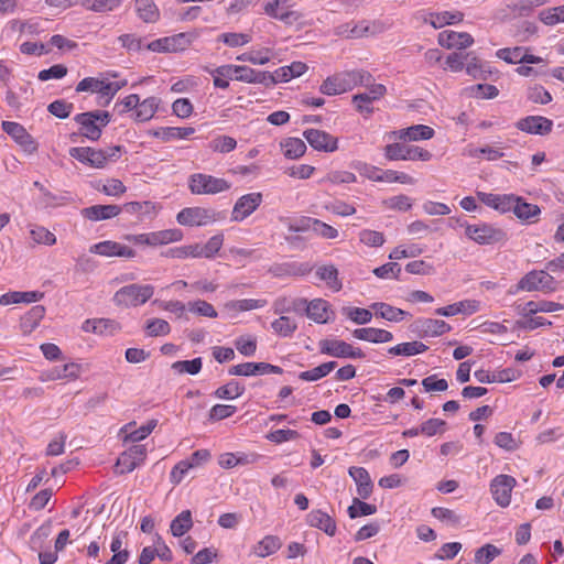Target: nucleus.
Instances as JSON below:
<instances>
[{"mask_svg":"<svg viewBox=\"0 0 564 564\" xmlns=\"http://www.w3.org/2000/svg\"><path fill=\"white\" fill-rule=\"evenodd\" d=\"M230 188V182L210 174L194 173L188 177V189L194 195H215Z\"/></svg>","mask_w":564,"mask_h":564,"instance_id":"obj_8","label":"nucleus"},{"mask_svg":"<svg viewBox=\"0 0 564 564\" xmlns=\"http://www.w3.org/2000/svg\"><path fill=\"white\" fill-rule=\"evenodd\" d=\"M271 328L280 337H291L297 329V324L293 318L282 315L271 323Z\"/></svg>","mask_w":564,"mask_h":564,"instance_id":"obj_52","label":"nucleus"},{"mask_svg":"<svg viewBox=\"0 0 564 564\" xmlns=\"http://www.w3.org/2000/svg\"><path fill=\"white\" fill-rule=\"evenodd\" d=\"M301 306H305L308 318L315 323L325 324L329 321L332 310L327 301L315 299L311 302L306 301V304H301Z\"/></svg>","mask_w":564,"mask_h":564,"instance_id":"obj_34","label":"nucleus"},{"mask_svg":"<svg viewBox=\"0 0 564 564\" xmlns=\"http://www.w3.org/2000/svg\"><path fill=\"white\" fill-rule=\"evenodd\" d=\"M352 336L356 339L372 343V344H383L389 343L393 339V334L383 328L376 327H362L356 328L352 332Z\"/></svg>","mask_w":564,"mask_h":564,"instance_id":"obj_35","label":"nucleus"},{"mask_svg":"<svg viewBox=\"0 0 564 564\" xmlns=\"http://www.w3.org/2000/svg\"><path fill=\"white\" fill-rule=\"evenodd\" d=\"M45 316L43 305L32 306L20 319V329L24 335L31 334Z\"/></svg>","mask_w":564,"mask_h":564,"instance_id":"obj_40","label":"nucleus"},{"mask_svg":"<svg viewBox=\"0 0 564 564\" xmlns=\"http://www.w3.org/2000/svg\"><path fill=\"white\" fill-rule=\"evenodd\" d=\"M1 128L20 145L23 152L34 154L37 151V142L21 123L14 121H2Z\"/></svg>","mask_w":564,"mask_h":564,"instance_id":"obj_15","label":"nucleus"},{"mask_svg":"<svg viewBox=\"0 0 564 564\" xmlns=\"http://www.w3.org/2000/svg\"><path fill=\"white\" fill-rule=\"evenodd\" d=\"M432 516L446 525L457 527L460 524V516L454 510L443 507H434L431 510Z\"/></svg>","mask_w":564,"mask_h":564,"instance_id":"obj_56","label":"nucleus"},{"mask_svg":"<svg viewBox=\"0 0 564 564\" xmlns=\"http://www.w3.org/2000/svg\"><path fill=\"white\" fill-rule=\"evenodd\" d=\"M198 30L181 32L154 40L148 44V50L156 53H180L187 50L198 37Z\"/></svg>","mask_w":564,"mask_h":564,"instance_id":"obj_6","label":"nucleus"},{"mask_svg":"<svg viewBox=\"0 0 564 564\" xmlns=\"http://www.w3.org/2000/svg\"><path fill=\"white\" fill-rule=\"evenodd\" d=\"M216 41L230 48H237L249 44L252 35L243 32H224L217 36Z\"/></svg>","mask_w":564,"mask_h":564,"instance_id":"obj_48","label":"nucleus"},{"mask_svg":"<svg viewBox=\"0 0 564 564\" xmlns=\"http://www.w3.org/2000/svg\"><path fill=\"white\" fill-rule=\"evenodd\" d=\"M336 365L337 364L335 361L324 362L311 370L300 372L299 378L303 381H317L330 373L335 369Z\"/></svg>","mask_w":564,"mask_h":564,"instance_id":"obj_53","label":"nucleus"},{"mask_svg":"<svg viewBox=\"0 0 564 564\" xmlns=\"http://www.w3.org/2000/svg\"><path fill=\"white\" fill-rule=\"evenodd\" d=\"M452 327L443 319L426 318L422 322V330L426 336H441L451 332Z\"/></svg>","mask_w":564,"mask_h":564,"instance_id":"obj_54","label":"nucleus"},{"mask_svg":"<svg viewBox=\"0 0 564 564\" xmlns=\"http://www.w3.org/2000/svg\"><path fill=\"white\" fill-rule=\"evenodd\" d=\"M234 80L268 86L269 72L257 70L245 65L228 64Z\"/></svg>","mask_w":564,"mask_h":564,"instance_id":"obj_22","label":"nucleus"},{"mask_svg":"<svg viewBox=\"0 0 564 564\" xmlns=\"http://www.w3.org/2000/svg\"><path fill=\"white\" fill-rule=\"evenodd\" d=\"M154 294L151 284L132 283L120 288L112 297L116 306L121 308L138 307L145 304Z\"/></svg>","mask_w":564,"mask_h":564,"instance_id":"obj_4","label":"nucleus"},{"mask_svg":"<svg viewBox=\"0 0 564 564\" xmlns=\"http://www.w3.org/2000/svg\"><path fill=\"white\" fill-rule=\"evenodd\" d=\"M257 338L251 335L240 336L235 340V347L245 357H252L257 351Z\"/></svg>","mask_w":564,"mask_h":564,"instance_id":"obj_62","label":"nucleus"},{"mask_svg":"<svg viewBox=\"0 0 564 564\" xmlns=\"http://www.w3.org/2000/svg\"><path fill=\"white\" fill-rule=\"evenodd\" d=\"M124 239L135 246L155 248L181 241L183 239V232L177 228H171L135 235L130 234L126 235Z\"/></svg>","mask_w":564,"mask_h":564,"instance_id":"obj_7","label":"nucleus"},{"mask_svg":"<svg viewBox=\"0 0 564 564\" xmlns=\"http://www.w3.org/2000/svg\"><path fill=\"white\" fill-rule=\"evenodd\" d=\"M438 44L447 50H463L473 45L474 37L467 32L445 30L438 33Z\"/></svg>","mask_w":564,"mask_h":564,"instance_id":"obj_24","label":"nucleus"},{"mask_svg":"<svg viewBox=\"0 0 564 564\" xmlns=\"http://www.w3.org/2000/svg\"><path fill=\"white\" fill-rule=\"evenodd\" d=\"M135 11L140 19L147 23L156 22L160 10L153 0H134Z\"/></svg>","mask_w":564,"mask_h":564,"instance_id":"obj_47","label":"nucleus"},{"mask_svg":"<svg viewBox=\"0 0 564 564\" xmlns=\"http://www.w3.org/2000/svg\"><path fill=\"white\" fill-rule=\"evenodd\" d=\"M370 308L375 312L377 317L386 319L388 322H401L405 318L408 313L401 308L394 307L388 303L376 302L370 305Z\"/></svg>","mask_w":564,"mask_h":564,"instance_id":"obj_41","label":"nucleus"},{"mask_svg":"<svg viewBox=\"0 0 564 564\" xmlns=\"http://www.w3.org/2000/svg\"><path fill=\"white\" fill-rule=\"evenodd\" d=\"M31 238L35 243L53 246L56 243L55 235L43 226H34L30 229Z\"/></svg>","mask_w":564,"mask_h":564,"instance_id":"obj_63","label":"nucleus"},{"mask_svg":"<svg viewBox=\"0 0 564 564\" xmlns=\"http://www.w3.org/2000/svg\"><path fill=\"white\" fill-rule=\"evenodd\" d=\"M539 17L546 25H555L564 22V6L542 10Z\"/></svg>","mask_w":564,"mask_h":564,"instance_id":"obj_64","label":"nucleus"},{"mask_svg":"<svg viewBox=\"0 0 564 564\" xmlns=\"http://www.w3.org/2000/svg\"><path fill=\"white\" fill-rule=\"evenodd\" d=\"M193 527L192 513L189 510H184L177 514L171 522L170 531L174 536H183Z\"/></svg>","mask_w":564,"mask_h":564,"instance_id":"obj_49","label":"nucleus"},{"mask_svg":"<svg viewBox=\"0 0 564 564\" xmlns=\"http://www.w3.org/2000/svg\"><path fill=\"white\" fill-rule=\"evenodd\" d=\"M209 149L217 153H229L237 148V141L229 135H218L209 142Z\"/></svg>","mask_w":564,"mask_h":564,"instance_id":"obj_58","label":"nucleus"},{"mask_svg":"<svg viewBox=\"0 0 564 564\" xmlns=\"http://www.w3.org/2000/svg\"><path fill=\"white\" fill-rule=\"evenodd\" d=\"M195 133L193 127H161L153 132V135L162 142L185 140Z\"/></svg>","mask_w":564,"mask_h":564,"instance_id":"obj_38","label":"nucleus"},{"mask_svg":"<svg viewBox=\"0 0 564 564\" xmlns=\"http://www.w3.org/2000/svg\"><path fill=\"white\" fill-rule=\"evenodd\" d=\"M158 425V420L152 419L145 424L137 427L135 422H130L121 429V433L124 434V441L137 443L147 438Z\"/></svg>","mask_w":564,"mask_h":564,"instance_id":"obj_32","label":"nucleus"},{"mask_svg":"<svg viewBox=\"0 0 564 564\" xmlns=\"http://www.w3.org/2000/svg\"><path fill=\"white\" fill-rule=\"evenodd\" d=\"M161 98L156 96H149L141 100L139 98L135 113H131L130 118L137 123L150 121L159 111Z\"/></svg>","mask_w":564,"mask_h":564,"instance_id":"obj_27","label":"nucleus"},{"mask_svg":"<svg viewBox=\"0 0 564 564\" xmlns=\"http://www.w3.org/2000/svg\"><path fill=\"white\" fill-rule=\"evenodd\" d=\"M516 128L529 134L546 135L553 129V121L543 116H527L516 122Z\"/></svg>","mask_w":564,"mask_h":564,"instance_id":"obj_21","label":"nucleus"},{"mask_svg":"<svg viewBox=\"0 0 564 564\" xmlns=\"http://www.w3.org/2000/svg\"><path fill=\"white\" fill-rule=\"evenodd\" d=\"M316 276L326 283L334 292H338L343 288V283L338 278V270L333 264L321 265L316 269Z\"/></svg>","mask_w":564,"mask_h":564,"instance_id":"obj_45","label":"nucleus"},{"mask_svg":"<svg viewBox=\"0 0 564 564\" xmlns=\"http://www.w3.org/2000/svg\"><path fill=\"white\" fill-rule=\"evenodd\" d=\"M464 19V14L460 11H443L432 12L425 20L435 29H441L445 25L460 23Z\"/></svg>","mask_w":564,"mask_h":564,"instance_id":"obj_42","label":"nucleus"},{"mask_svg":"<svg viewBox=\"0 0 564 564\" xmlns=\"http://www.w3.org/2000/svg\"><path fill=\"white\" fill-rule=\"evenodd\" d=\"M517 486V479L510 475H497L490 481V492L495 502L501 507L507 508L511 503L512 490Z\"/></svg>","mask_w":564,"mask_h":564,"instance_id":"obj_13","label":"nucleus"},{"mask_svg":"<svg viewBox=\"0 0 564 564\" xmlns=\"http://www.w3.org/2000/svg\"><path fill=\"white\" fill-rule=\"evenodd\" d=\"M267 305L263 299H242L232 300L224 304V310L230 317H236L239 313L262 308Z\"/></svg>","mask_w":564,"mask_h":564,"instance_id":"obj_37","label":"nucleus"},{"mask_svg":"<svg viewBox=\"0 0 564 564\" xmlns=\"http://www.w3.org/2000/svg\"><path fill=\"white\" fill-rule=\"evenodd\" d=\"M122 152V147L113 145L107 149H94L90 147L70 148L69 155L78 162L94 169H102L108 162L117 161Z\"/></svg>","mask_w":564,"mask_h":564,"instance_id":"obj_3","label":"nucleus"},{"mask_svg":"<svg viewBox=\"0 0 564 564\" xmlns=\"http://www.w3.org/2000/svg\"><path fill=\"white\" fill-rule=\"evenodd\" d=\"M263 196L260 192H253L239 197L231 212L232 221H242L249 217L262 203Z\"/></svg>","mask_w":564,"mask_h":564,"instance_id":"obj_17","label":"nucleus"},{"mask_svg":"<svg viewBox=\"0 0 564 564\" xmlns=\"http://www.w3.org/2000/svg\"><path fill=\"white\" fill-rule=\"evenodd\" d=\"M303 135L308 144L316 151L333 153L339 148L338 138L324 130L307 129L304 131Z\"/></svg>","mask_w":564,"mask_h":564,"instance_id":"obj_16","label":"nucleus"},{"mask_svg":"<svg viewBox=\"0 0 564 564\" xmlns=\"http://www.w3.org/2000/svg\"><path fill=\"white\" fill-rule=\"evenodd\" d=\"M245 392V387L238 381L231 380L228 383L217 388L214 392L218 399H237Z\"/></svg>","mask_w":564,"mask_h":564,"instance_id":"obj_55","label":"nucleus"},{"mask_svg":"<svg viewBox=\"0 0 564 564\" xmlns=\"http://www.w3.org/2000/svg\"><path fill=\"white\" fill-rule=\"evenodd\" d=\"M358 238L362 245L371 248L381 247L386 242V238L382 232L371 229H362L358 234Z\"/></svg>","mask_w":564,"mask_h":564,"instance_id":"obj_61","label":"nucleus"},{"mask_svg":"<svg viewBox=\"0 0 564 564\" xmlns=\"http://www.w3.org/2000/svg\"><path fill=\"white\" fill-rule=\"evenodd\" d=\"M272 50L263 47L257 51L245 52L236 57L239 62H248L252 65H265L271 61Z\"/></svg>","mask_w":564,"mask_h":564,"instance_id":"obj_51","label":"nucleus"},{"mask_svg":"<svg viewBox=\"0 0 564 564\" xmlns=\"http://www.w3.org/2000/svg\"><path fill=\"white\" fill-rule=\"evenodd\" d=\"M307 523L313 528L324 531L330 536L335 535L337 530L335 520L322 510H312L307 514Z\"/></svg>","mask_w":564,"mask_h":564,"instance_id":"obj_39","label":"nucleus"},{"mask_svg":"<svg viewBox=\"0 0 564 564\" xmlns=\"http://www.w3.org/2000/svg\"><path fill=\"white\" fill-rule=\"evenodd\" d=\"M89 251L102 257H118L133 259L137 251L129 246L112 240H105L90 246Z\"/></svg>","mask_w":564,"mask_h":564,"instance_id":"obj_19","label":"nucleus"},{"mask_svg":"<svg viewBox=\"0 0 564 564\" xmlns=\"http://www.w3.org/2000/svg\"><path fill=\"white\" fill-rule=\"evenodd\" d=\"M86 333H93L100 336H112L121 329L119 322L112 318H91L86 319L82 326Z\"/></svg>","mask_w":564,"mask_h":564,"instance_id":"obj_26","label":"nucleus"},{"mask_svg":"<svg viewBox=\"0 0 564 564\" xmlns=\"http://www.w3.org/2000/svg\"><path fill=\"white\" fill-rule=\"evenodd\" d=\"M318 347L321 354L335 358L362 359L366 356L359 347H355L341 339H321Z\"/></svg>","mask_w":564,"mask_h":564,"instance_id":"obj_12","label":"nucleus"},{"mask_svg":"<svg viewBox=\"0 0 564 564\" xmlns=\"http://www.w3.org/2000/svg\"><path fill=\"white\" fill-rule=\"evenodd\" d=\"M230 376L251 377L267 373H283V369L268 362H243L229 368Z\"/></svg>","mask_w":564,"mask_h":564,"instance_id":"obj_20","label":"nucleus"},{"mask_svg":"<svg viewBox=\"0 0 564 564\" xmlns=\"http://www.w3.org/2000/svg\"><path fill=\"white\" fill-rule=\"evenodd\" d=\"M120 213L121 207L118 205H94L80 210L82 216L90 221L111 219Z\"/></svg>","mask_w":564,"mask_h":564,"instance_id":"obj_31","label":"nucleus"},{"mask_svg":"<svg viewBox=\"0 0 564 564\" xmlns=\"http://www.w3.org/2000/svg\"><path fill=\"white\" fill-rule=\"evenodd\" d=\"M263 12L286 24H292L302 18L299 12L291 10L289 0H270L264 4Z\"/></svg>","mask_w":564,"mask_h":564,"instance_id":"obj_18","label":"nucleus"},{"mask_svg":"<svg viewBox=\"0 0 564 564\" xmlns=\"http://www.w3.org/2000/svg\"><path fill=\"white\" fill-rule=\"evenodd\" d=\"M501 550L496 545L487 543L475 551V562L477 564H490L497 556H499Z\"/></svg>","mask_w":564,"mask_h":564,"instance_id":"obj_57","label":"nucleus"},{"mask_svg":"<svg viewBox=\"0 0 564 564\" xmlns=\"http://www.w3.org/2000/svg\"><path fill=\"white\" fill-rule=\"evenodd\" d=\"M477 197L482 204L501 214L510 213L512 204L516 200L514 194L477 192Z\"/></svg>","mask_w":564,"mask_h":564,"instance_id":"obj_25","label":"nucleus"},{"mask_svg":"<svg viewBox=\"0 0 564 564\" xmlns=\"http://www.w3.org/2000/svg\"><path fill=\"white\" fill-rule=\"evenodd\" d=\"M204 70L213 77V84L215 88L227 89L230 85L229 80L234 79L228 64L218 66L216 68L204 67Z\"/></svg>","mask_w":564,"mask_h":564,"instance_id":"obj_50","label":"nucleus"},{"mask_svg":"<svg viewBox=\"0 0 564 564\" xmlns=\"http://www.w3.org/2000/svg\"><path fill=\"white\" fill-rule=\"evenodd\" d=\"M564 310V305L553 301H529L523 305L519 306V314L522 317H529V315H535L536 313L544 312L551 313Z\"/></svg>","mask_w":564,"mask_h":564,"instance_id":"obj_36","label":"nucleus"},{"mask_svg":"<svg viewBox=\"0 0 564 564\" xmlns=\"http://www.w3.org/2000/svg\"><path fill=\"white\" fill-rule=\"evenodd\" d=\"M176 220L182 226L200 227L216 221L215 213L204 207H186L178 212Z\"/></svg>","mask_w":564,"mask_h":564,"instance_id":"obj_14","label":"nucleus"},{"mask_svg":"<svg viewBox=\"0 0 564 564\" xmlns=\"http://www.w3.org/2000/svg\"><path fill=\"white\" fill-rule=\"evenodd\" d=\"M511 212L518 219L527 223H535L539 219L541 209L536 204L525 202L522 197L516 195Z\"/></svg>","mask_w":564,"mask_h":564,"instance_id":"obj_33","label":"nucleus"},{"mask_svg":"<svg viewBox=\"0 0 564 564\" xmlns=\"http://www.w3.org/2000/svg\"><path fill=\"white\" fill-rule=\"evenodd\" d=\"M384 155L390 161H431L433 154L431 151L417 147L405 145L401 143H391L384 147Z\"/></svg>","mask_w":564,"mask_h":564,"instance_id":"obj_10","label":"nucleus"},{"mask_svg":"<svg viewBox=\"0 0 564 564\" xmlns=\"http://www.w3.org/2000/svg\"><path fill=\"white\" fill-rule=\"evenodd\" d=\"M372 76L362 69L344 70L328 76L319 86V91L327 96L347 93L357 86L370 83Z\"/></svg>","mask_w":564,"mask_h":564,"instance_id":"obj_2","label":"nucleus"},{"mask_svg":"<svg viewBox=\"0 0 564 564\" xmlns=\"http://www.w3.org/2000/svg\"><path fill=\"white\" fill-rule=\"evenodd\" d=\"M400 141H424L434 137L435 131L432 127L425 124H414L393 132Z\"/></svg>","mask_w":564,"mask_h":564,"instance_id":"obj_29","label":"nucleus"},{"mask_svg":"<svg viewBox=\"0 0 564 564\" xmlns=\"http://www.w3.org/2000/svg\"><path fill=\"white\" fill-rule=\"evenodd\" d=\"M111 116L106 110H94L75 116V121L79 124L80 134L91 141L99 140L104 128L109 124Z\"/></svg>","mask_w":564,"mask_h":564,"instance_id":"obj_5","label":"nucleus"},{"mask_svg":"<svg viewBox=\"0 0 564 564\" xmlns=\"http://www.w3.org/2000/svg\"><path fill=\"white\" fill-rule=\"evenodd\" d=\"M349 476L357 486V494L360 498L367 499L373 491V482L368 470L364 467L352 466L348 469Z\"/></svg>","mask_w":564,"mask_h":564,"instance_id":"obj_30","label":"nucleus"},{"mask_svg":"<svg viewBox=\"0 0 564 564\" xmlns=\"http://www.w3.org/2000/svg\"><path fill=\"white\" fill-rule=\"evenodd\" d=\"M145 332L150 337L166 336L171 332V326L165 319L151 318L145 323Z\"/></svg>","mask_w":564,"mask_h":564,"instance_id":"obj_60","label":"nucleus"},{"mask_svg":"<svg viewBox=\"0 0 564 564\" xmlns=\"http://www.w3.org/2000/svg\"><path fill=\"white\" fill-rule=\"evenodd\" d=\"M280 148L288 160H297L306 152V144L300 138H285L280 142Z\"/></svg>","mask_w":564,"mask_h":564,"instance_id":"obj_43","label":"nucleus"},{"mask_svg":"<svg viewBox=\"0 0 564 564\" xmlns=\"http://www.w3.org/2000/svg\"><path fill=\"white\" fill-rule=\"evenodd\" d=\"M517 292H543L551 293L556 290L554 278L545 270H532L524 274L516 285Z\"/></svg>","mask_w":564,"mask_h":564,"instance_id":"obj_9","label":"nucleus"},{"mask_svg":"<svg viewBox=\"0 0 564 564\" xmlns=\"http://www.w3.org/2000/svg\"><path fill=\"white\" fill-rule=\"evenodd\" d=\"M82 373V365L77 362H68L63 367H54L43 373L42 381L67 380L73 381L79 378Z\"/></svg>","mask_w":564,"mask_h":564,"instance_id":"obj_28","label":"nucleus"},{"mask_svg":"<svg viewBox=\"0 0 564 564\" xmlns=\"http://www.w3.org/2000/svg\"><path fill=\"white\" fill-rule=\"evenodd\" d=\"M282 546V542L276 535H265L254 546L253 553L259 557H267L278 552Z\"/></svg>","mask_w":564,"mask_h":564,"instance_id":"obj_46","label":"nucleus"},{"mask_svg":"<svg viewBox=\"0 0 564 564\" xmlns=\"http://www.w3.org/2000/svg\"><path fill=\"white\" fill-rule=\"evenodd\" d=\"M429 349V347L419 340L401 343L395 346H392L388 349V354L391 356H404L411 357L419 354H423Z\"/></svg>","mask_w":564,"mask_h":564,"instance_id":"obj_44","label":"nucleus"},{"mask_svg":"<svg viewBox=\"0 0 564 564\" xmlns=\"http://www.w3.org/2000/svg\"><path fill=\"white\" fill-rule=\"evenodd\" d=\"M307 65L303 62H293L290 65L276 68L273 73L269 72L268 86L279 83H288L293 78L300 77L307 70Z\"/></svg>","mask_w":564,"mask_h":564,"instance_id":"obj_23","label":"nucleus"},{"mask_svg":"<svg viewBox=\"0 0 564 564\" xmlns=\"http://www.w3.org/2000/svg\"><path fill=\"white\" fill-rule=\"evenodd\" d=\"M465 235L478 245H494L507 238L502 229L487 223L466 225Z\"/></svg>","mask_w":564,"mask_h":564,"instance_id":"obj_11","label":"nucleus"},{"mask_svg":"<svg viewBox=\"0 0 564 564\" xmlns=\"http://www.w3.org/2000/svg\"><path fill=\"white\" fill-rule=\"evenodd\" d=\"M118 74L107 72L98 77H85L76 85V93L96 95L97 104L108 106L119 90L128 85L127 79H118Z\"/></svg>","mask_w":564,"mask_h":564,"instance_id":"obj_1","label":"nucleus"},{"mask_svg":"<svg viewBox=\"0 0 564 564\" xmlns=\"http://www.w3.org/2000/svg\"><path fill=\"white\" fill-rule=\"evenodd\" d=\"M345 316L357 325H365L371 322L372 312L361 307H346L344 308Z\"/></svg>","mask_w":564,"mask_h":564,"instance_id":"obj_59","label":"nucleus"}]
</instances>
